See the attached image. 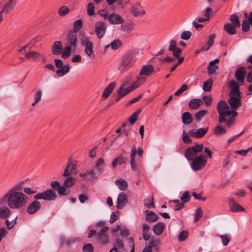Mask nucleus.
Listing matches in <instances>:
<instances>
[{"label":"nucleus","mask_w":252,"mask_h":252,"mask_svg":"<svg viewBox=\"0 0 252 252\" xmlns=\"http://www.w3.org/2000/svg\"><path fill=\"white\" fill-rule=\"evenodd\" d=\"M35 200L43 199L46 201H53L57 198L56 191L52 189H48L41 192H39L33 196Z\"/></svg>","instance_id":"obj_4"},{"label":"nucleus","mask_w":252,"mask_h":252,"mask_svg":"<svg viewBox=\"0 0 252 252\" xmlns=\"http://www.w3.org/2000/svg\"><path fill=\"white\" fill-rule=\"evenodd\" d=\"M125 86H126L122 85L118 90L120 91V94H121L122 97H124L126 94H128V93L131 92V90H130V89L129 88V87H127L126 89H124V87Z\"/></svg>","instance_id":"obj_48"},{"label":"nucleus","mask_w":252,"mask_h":252,"mask_svg":"<svg viewBox=\"0 0 252 252\" xmlns=\"http://www.w3.org/2000/svg\"><path fill=\"white\" fill-rule=\"evenodd\" d=\"M144 203L146 207L148 208H155L154 203V198L152 197L151 199H146L144 200Z\"/></svg>","instance_id":"obj_49"},{"label":"nucleus","mask_w":252,"mask_h":252,"mask_svg":"<svg viewBox=\"0 0 252 252\" xmlns=\"http://www.w3.org/2000/svg\"><path fill=\"white\" fill-rule=\"evenodd\" d=\"M182 119V122L184 124L189 125L192 122L191 114L188 112H185L183 114Z\"/></svg>","instance_id":"obj_35"},{"label":"nucleus","mask_w":252,"mask_h":252,"mask_svg":"<svg viewBox=\"0 0 252 252\" xmlns=\"http://www.w3.org/2000/svg\"><path fill=\"white\" fill-rule=\"evenodd\" d=\"M66 188L64 186H60L57 189L58 193L61 195H67L70 191L66 189Z\"/></svg>","instance_id":"obj_42"},{"label":"nucleus","mask_w":252,"mask_h":252,"mask_svg":"<svg viewBox=\"0 0 252 252\" xmlns=\"http://www.w3.org/2000/svg\"><path fill=\"white\" fill-rule=\"evenodd\" d=\"M63 50V46L60 41H56L54 43L52 47V53L54 55H58L61 54Z\"/></svg>","instance_id":"obj_25"},{"label":"nucleus","mask_w":252,"mask_h":252,"mask_svg":"<svg viewBox=\"0 0 252 252\" xmlns=\"http://www.w3.org/2000/svg\"><path fill=\"white\" fill-rule=\"evenodd\" d=\"M228 103L233 110H236L242 105L241 96H229Z\"/></svg>","instance_id":"obj_16"},{"label":"nucleus","mask_w":252,"mask_h":252,"mask_svg":"<svg viewBox=\"0 0 252 252\" xmlns=\"http://www.w3.org/2000/svg\"><path fill=\"white\" fill-rule=\"evenodd\" d=\"M109 22L112 24H119L124 22L123 18L119 15L112 13L108 15Z\"/></svg>","instance_id":"obj_20"},{"label":"nucleus","mask_w":252,"mask_h":252,"mask_svg":"<svg viewBox=\"0 0 252 252\" xmlns=\"http://www.w3.org/2000/svg\"><path fill=\"white\" fill-rule=\"evenodd\" d=\"M166 224L164 222L159 221L156 223L153 227L152 230L156 236L161 235L166 227Z\"/></svg>","instance_id":"obj_17"},{"label":"nucleus","mask_w":252,"mask_h":252,"mask_svg":"<svg viewBox=\"0 0 252 252\" xmlns=\"http://www.w3.org/2000/svg\"><path fill=\"white\" fill-rule=\"evenodd\" d=\"M154 70V68L152 65H145L142 67L139 72V75L144 76H149L152 74Z\"/></svg>","instance_id":"obj_23"},{"label":"nucleus","mask_w":252,"mask_h":252,"mask_svg":"<svg viewBox=\"0 0 252 252\" xmlns=\"http://www.w3.org/2000/svg\"><path fill=\"white\" fill-rule=\"evenodd\" d=\"M188 89V86L186 84H183L181 88L176 91L174 95L175 96H178L182 94L183 92H184L185 91H186Z\"/></svg>","instance_id":"obj_62"},{"label":"nucleus","mask_w":252,"mask_h":252,"mask_svg":"<svg viewBox=\"0 0 252 252\" xmlns=\"http://www.w3.org/2000/svg\"><path fill=\"white\" fill-rule=\"evenodd\" d=\"M23 183V181L19 182V183L17 184L14 186H13L12 188H11L10 189H9L7 191L22 192V191H21V190L22 189Z\"/></svg>","instance_id":"obj_39"},{"label":"nucleus","mask_w":252,"mask_h":252,"mask_svg":"<svg viewBox=\"0 0 252 252\" xmlns=\"http://www.w3.org/2000/svg\"><path fill=\"white\" fill-rule=\"evenodd\" d=\"M150 227L145 223L142 224V236L145 241H148L150 239V235L149 234Z\"/></svg>","instance_id":"obj_31"},{"label":"nucleus","mask_w":252,"mask_h":252,"mask_svg":"<svg viewBox=\"0 0 252 252\" xmlns=\"http://www.w3.org/2000/svg\"><path fill=\"white\" fill-rule=\"evenodd\" d=\"M188 236V233L186 231H182L179 234L178 240L180 242L184 241L187 239Z\"/></svg>","instance_id":"obj_56"},{"label":"nucleus","mask_w":252,"mask_h":252,"mask_svg":"<svg viewBox=\"0 0 252 252\" xmlns=\"http://www.w3.org/2000/svg\"><path fill=\"white\" fill-rule=\"evenodd\" d=\"M217 110L219 114V122L220 124L224 122L226 116L230 117L232 115V117H235L238 115L236 111L230 110L228 104L223 100H220L218 102Z\"/></svg>","instance_id":"obj_2"},{"label":"nucleus","mask_w":252,"mask_h":252,"mask_svg":"<svg viewBox=\"0 0 252 252\" xmlns=\"http://www.w3.org/2000/svg\"><path fill=\"white\" fill-rule=\"evenodd\" d=\"M131 12L135 17L139 16L145 13V10L139 3H136L132 6Z\"/></svg>","instance_id":"obj_21"},{"label":"nucleus","mask_w":252,"mask_h":252,"mask_svg":"<svg viewBox=\"0 0 252 252\" xmlns=\"http://www.w3.org/2000/svg\"><path fill=\"white\" fill-rule=\"evenodd\" d=\"M8 206L4 205V203L0 205V218L5 219L9 217L12 212Z\"/></svg>","instance_id":"obj_19"},{"label":"nucleus","mask_w":252,"mask_h":252,"mask_svg":"<svg viewBox=\"0 0 252 252\" xmlns=\"http://www.w3.org/2000/svg\"><path fill=\"white\" fill-rule=\"evenodd\" d=\"M203 149V145L196 144L195 145L187 148L185 152V156L189 160H192L198 153Z\"/></svg>","instance_id":"obj_5"},{"label":"nucleus","mask_w":252,"mask_h":252,"mask_svg":"<svg viewBox=\"0 0 252 252\" xmlns=\"http://www.w3.org/2000/svg\"><path fill=\"white\" fill-rule=\"evenodd\" d=\"M136 61V56L132 51H127L121 58L118 69L126 71Z\"/></svg>","instance_id":"obj_3"},{"label":"nucleus","mask_w":252,"mask_h":252,"mask_svg":"<svg viewBox=\"0 0 252 252\" xmlns=\"http://www.w3.org/2000/svg\"><path fill=\"white\" fill-rule=\"evenodd\" d=\"M190 195H189V192L186 191L181 196L180 199L182 201V203H186L188 202L190 199Z\"/></svg>","instance_id":"obj_58"},{"label":"nucleus","mask_w":252,"mask_h":252,"mask_svg":"<svg viewBox=\"0 0 252 252\" xmlns=\"http://www.w3.org/2000/svg\"><path fill=\"white\" fill-rule=\"evenodd\" d=\"M16 219L17 217L15 219L12 220L10 221H9L7 219L5 220V223L8 229H11L15 225Z\"/></svg>","instance_id":"obj_60"},{"label":"nucleus","mask_w":252,"mask_h":252,"mask_svg":"<svg viewBox=\"0 0 252 252\" xmlns=\"http://www.w3.org/2000/svg\"><path fill=\"white\" fill-rule=\"evenodd\" d=\"M205 157L202 155H199L192 159L190 166L194 171L199 170L205 166L207 162Z\"/></svg>","instance_id":"obj_7"},{"label":"nucleus","mask_w":252,"mask_h":252,"mask_svg":"<svg viewBox=\"0 0 252 252\" xmlns=\"http://www.w3.org/2000/svg\"><path fill=\"white\" fill-rule=\"evenodd\" d=\"M69 11V8L66 6H62L58 10V13L60 16H63Z\"/></svg>","instance_id":"obj_44"},{"label":"nucleus","mask_w":252,"mask_h":252,"mask_svg":"<svg viewBox=\"0 0 252 252\" xmlns=\"http://www.w3.org/2000/svg\"><path fill=\"white\" fill-rule=\"evenodd\" d=\"M250 25L247 19L243 20L242 23V31L245 32H248L250 29Z\"/></svg>","instance_id":"obj_52"},{"label":"nucleus","mask_w":252,"mask_h":252,"mask_svg":"<svg viewBox=\"0 0 252 252\" xmlns=\"http://www.w3.org/2000/svg\"><path fill=\"white\" fill-rule=\"evenodd\" d=\"M213 81L212 79H208L203 84V90L205 92H209L211 90Z\"/></svg>","instance_id":"obj_41"},{"label":"nucleus","mask_w":252,"mask_h":252,"mask_svg":"<svg viewBox=\"0 0 252 252\" xmlns=\"http://www.w3.org/2000/svg\"><path fill=\"white\" fill-rule=\"evenodd\" d=\"M150 241L148 244L147 245L148 247H150L152 249L154 247H157L158 245L160 244V242L156 237H153L151 238H150Z\"/></svg>","instance_id":"obj_37"},{"label":"nucleus","mask_w":252,"mask_h":252,"mask_svg":"<svg viewBox=\"0 0 252 252\" xmlns=\"http://www.w3.org/2000/svg\"><path fill=\"white\" fill-rule=\"evenodd\" d=\"M115 86L116 83L115 82H112L106 88H105L103 91L102 96V98L104 99L107 98L112 93Z\"/></svg>","instance_id":"obj_27"},{"label":"nucleus","mask_w":252,"mask_h":252,"mask_svg":"<svg viewBox=\"0 0 252 252\" xmlns=\"http://www.w3.org/2000/svg\"><path fill=\"white\" fill-rule=\"evenodd\" d=\"M203 211L201 208H197L195 212L194 221L197 222L202 217Z\"/></svg>","instance_id":"obj_51"},{"label":"nucleus","mask_w":252,"mask_h":252,"mask_svg":"<svg viewBox=\"0 0 252 252\" xmlns=\"http://www.w3.org/2000/svg\"><path fill=\"white\" fill-rule=\"evenodd\" d=\"M145 213L146 214L145 220L146 221L150 222H153L158 220V216L154 212L150 210H146Z\"/></svg>","instance_id":"obj_24"},{"label":"nucleus","mask_w":252,"mask_h":252,"mask_svg":"<svg viewBox=\"0 0 252 252\" xmlns=\"http://www.w3.org/2000/svg\"><path fill=\"white\" fill-rule=\"evenodd\" d=\"M203 103L202 100L199 99H192L189 101V107L192 109H195L201 106Z\"/></svg>","instance_id":"obj_32"},{"label":"nucleus","mask_w":252,"mask_h":252,"mask_svg":"<svg viewBox=\"0 0 252 252\" xmlns=\"http://www.w3.org/2000/svg\"><path fill=\"white\" fill-rule=\"evenodd\" d=\"M209 128L208 127L198 129H193L189 131V134L190 136L193 137L201 138L206 134Z\"/></svg>","instance_id":"obj_15"},{"label":"nucleus","mask_w":252,"mask_h":252,"mask_svg":"<svg viewBox=\"0 0 252 252\" xmlns=\"http://www.w3.org/2000/svg\"><path fill=\"white\" fill-rule=\"evenodd\" d=\"M115 185L118 187V188L123 191L126 190L127 188V182L124 179L120 178L115 181Z\"/></svg>","instance_id":"obj_30"},{"label":"nucleus","mask_w":252,"mask_h":252,"mask_svg":"<svg viewBox=\"0 0 252 252\" xmlns=\"http://www.w3.org/2000/svg\"><path fill=\"white\" fill-rule=\"evenodd\" d=\"M182 140L185 143H190L191 142V139L189 138V134L185 131H183V132Z\"/></svg>","instance_id":"obj_59"},{"label":"nucleus","mask_w":252,"mask_h":252,"mask_svg":"<svg viewBox=\"0 0 252 252\" xmlns=\"http://www.w3.org/2000/svg\"><path fill=\"white\" fill-rule=\"evenodd\" d=\"M229 208L232 212L243 211L244 209L233 198L229 199Z\"/></svg>","instance_id":"obj_22"},{"label":"nucleus","mask_w":252,"mask_h":252,"mask_svg":"<svg viewBox=\"0 0 252 252\" xmlns=\"http://www.w3.org/2000/svg\"><path fill=\"white\" fill-rule=\"evenodd\" d=\"M122 45L121 41L119 39H115L111 43V47L113 50H117Z\"/></svg>","instance_id":"obj_47"},{"label":"nucleus","mask_w":252,"mask_h":252,"mask_svg":"<svg viewBox=\"0 0 252 252\" xmlns=\"http://www.w3.org/2000/svg\"><path fill=\"white\" fill-rule=\"evenodd\" d=\"M70 65L68 64H64L60 69L56 70V74L58 76L62 77L68 73L70 70Z\"/></svg>","instance_id":"obj_29"},{"label":"nucleus","mask_w":252,"mask_h":252,"mask_svg":"<svg viewBox=\"0 0 252 252\" xmlns=\"http://www.w3.org/2000/svg\"><path fill=\"white\" fill-rule=\"evenodd\" d=\"M41 207V203L37 200L31 202L27 206V213L30 215H33L37 212Z\"/></svg>","instance_id":"obj_10"},{"label":"nucleus","mask_w":252,"mask_h":252,"mask_svg":"<svg viewBox=\"0 0 252 252\" xmlns=\"http://www.w3.org/2000/svg\"><path fill=\"white\" fill-rule=\"evenodd\" d=\"M246 73V69L243 66L238 67L235 71L234 77L240 85H241L243 84Z\"/></svg>","instance_id":"obj_11"},{"label":"nucleus","mask_w":252,"mask_h":252,"mask_svg":"<svg viewBox=\"0 0 252 252\" xmlns=\"http://www.w3.org/2000/svg\"><path fill=\"white\" fill-rule=\"evenodd\" d=\"M207 114V110H200L195 114V118L197 121L201 120Z\"/></svg>","instance_id":"obj_45"},{"label":"nucleus","mask_w":252,"mask_h":252,"mask_svg":"<svg viewBox=\"0 0 252 252\" xmlns=\"http://www.w3.org/2000/svg\"><path fill=\"white\" fill-rule=\"evenodd\" d=\"M136 153V149L135 146H133L131 149L130 153V166L132 170L136 171L137 170V167L136 166V163L135 161V157Z\"/></svg>","instance_id":"obj_26"},{"label":"nucleus","mask_w":252,"mask_h":252,"mask_svg":"<svg viewBox=\"0 0 252 252\" xmlns=\"http://www.w3.org/2000/svg\"><path fill=\"white\" fill-rule=\"evenodd\" d=\"M225 132L226 129L220 125L217 126L214 130V133L217 135H220Z\"/></svg>","instance_id":"obj_50"},{"label":"nucleus","mask_w":252,"mask_h":252,"mask_svg":"<svg viewBox=\"0 0 252 252\" xmlns=\"http://www.w3.org/2000/svg\"><path fill=\"white\" fill-rule=\"evenodd\" d=\"M71 48L72 47L69 46H67L64 48L63 52L61 53L62 58L66 59L69 57L71 52Z\"/></svg>","instance_id":"obj_40"},{"label":"nucleus","mask_w":252,"mask_h":252,"mask_svg":"<svg viewBox=\"0 0 252 252\" xmlns=\"http://www.w3.org/2000/svg\"><path fill=\"white\" fill-rule=\"evenodd\" d=\"M82 24H83V22H82V20L79 19V20L75 21L73 23L74 30H72L75 31L76 33H77V32L79 30H80L82 28Z\"/></svg>","instance_id":"obj_46"},{"label":"nucleus","mask_w":252,"mask_h":252,"mask_svg":"<svg viewBox=\"0 0 252 252\" xmlns=\"http://www.w3.org/2000/svg\"><path fill=\"white\" fill-rule=\"evenodd\" d=\"M229 96H241L239 88H238V89H231V91H230Z\"/></svg>","instance_id":"obj_63"},{"label":"nucleus","mask_w":252,"mask_h":252,"mask_svg":"<svg viewBox=\"0 0 252 252\" xmlns=\"http://www.w3.org/2000/svg\"><path fill=\"white\" fill-rule=\"evenodd\" d=\"M221 239L222 243L224 246H226L229 242L230 237L227 235H220L219 236Z\"/></svg>","instance_id":"obj_61"},{"label":"nucleus","mask_w":252,"mask_h":252,"mask_svg":"<svg viewBox=\"0 0 252 252\" xmlns=\"http://www.w3.org/2000/svg\"><path fill=\"white\" fill-rule=\"evenodd\" d=\"M96 241L101 246L108 244L110 241V237L107 233H98L96 234Z\"/></svg>","instance_id":"obj_18"},{"label":"nucleus","mask_w":252,"mask_h":252,"mask_svg":"<svg viewBox=\"0 0 252 252\" xmlns=\"http://www.w3.org/2000/svg\"><path fill=\"white\" fill-rule=\"evenodd\" d=\"M82 250L83 252H93L94 247L91 244L88 243L83 246Z\"/></svg>","instance_id":"obj_57"},{"label":"nucleus","mask_w":252,"mask_h":252,"mask_svg":"<svg viewBox=\"0 0 252 252\" xmlns=\"http://www.w3.org/2000/svg\"><path fill=\"white\" fill-rule=\"evenodd\" d=\"M77 34L75 31L70 30L66 35V43L67 46L72 47L73 49L76 48Z\"/></svg>","instance_id":"obj_9"},{"label":"nucleus","mask_w":252,"mask_h":252,"mask_svg":"<svg viewBox=\"0 0 252 252\" xmlns=\"http://www.w3.org/2000/svg\"><path fill=\"white\" fill-rule=\"evenodd\" d=\"M107 28V25L104 22L97 21L94 24V32L98 38L101 39L104 36Z\"/></svg>","instance_id":"obj_8"},{"label":"nucleus","mask_w":252,"mask_h":252,"mask_svg":"<svg viewBox=\"0 0 252 252\" xmlns=\"http://www.w3.org/2000/svg\"><path fill=\"white\" fill-rule=\"evenodd\" d=\"M127 202V195L124 192H121L117 198L116 207L118 209H122L126 205Z\"/></svg>","instance_id":"obj_14"},{"label":"nucleus","mask_w":252,"mask_h":252,"mask_svg":"<svg viewBox=\"0 0 252 252\" xmlns=\"http://www.w3.org/2000/svg\"><path fill=\"white\" fill-rule=\"evenodd\" d=\"M81 44L85 47V52L86 54L91 59H94L95 55L93 50L94 44L92 41L89 40L88 37L84 36L80 40Z\"/></svg>","instance_id":"obj_6"},{"label":"nucleus","mask_w":252,"mask_h":252,"mask_svg":"<svg viewBox=\"0 0 252 252\" xmlns=\"http://www.w3.org/2000/svg\"><path fill=\"white\" fill-rule=\"evenodd\" d=\"M191 32L189 31H184L181 34V38L183 40H189L191 36Z\"/></svg>","instance_id":"obj_55"},{"label":"nucleus","mask_w":252,"mask_h":252,"mask_svg":"<svg viewBox=\"0 0 252 252\" xmlns=\"http://www.w3.org/2000/svg\"><path fill=\"white\" fill-rule=\"evenodd\" d=\"M237 27L233 25L232 24L228 23L224 25V29L228 34L233 35L236 32Z\"/></svg>","instance_id":"obj_33"},{"label":"nucleus","mask_w":252,"mask_h":252,"mask_svg":"<svg viewBox=\"0 0 252 252\" xmlns=\"http://www.w3.org/2000/svg\"><path fill=\"white\" fill-rule=\"evenodd\" d=\"M74 178L70 177H68L64 181V186L67 188H70L74 184Z\"/></svg>","instance_id":"obj_43"},{"label":"nucleus","mask_w":252,"mask_h":252,"mask_svg":"<svg viewBox=\"0 0 252 252\" xmlns=\"http://www.w3.org/2000/svg\"><path fill=\"white\" fill-rule=\"evenodd\" d=\"M87 14L90 16L93 15L94 13V5L92 2H90L87 6Z\"/></svg>","instance_id":"obj_53"},{"label":"nucleus","mask_w":252,"mask_h":252,"mask_svg":"<svg viewBox=\"0 0 252 252\" xmlns=\"http://www.w3.org/2000/svg\"><path fill=\"white\" fill-rule=\"evenodd\" d=\"M140 110L133 113L129 118V122L131 124L135 123L137 120L138 115L140 113Z\"/></svg>","instance_id":"obj_54"},{"label":"nucleus","mask_w":252,"mask_h":252,"mask_svg":"<svg viewBox=\"0 0 252 252\" xmlns=\"http://www.w3.org/2000/svg\"><path fill=\"white\" fill-rule=\"evenodd\" d=\"M42 95V91L40 90H37L35 92L34 99L35 102H38L41 99Z\"/></svg>","instance_id":"obj_64"},{"label":"nucleus","mask_w":252,"mask_h":252,"mask_svg":"<svg viewBox=\"0 0 252 252\" xmlns=\"http://www.w3.org/2000/svg\"><path fill=\"white\" fill-rule=\"evenodd\" d=\"M95 167L98 172H102L105 167V161L104 159L102 158H99L97 160Z\"/></svg>","instance_id":"obj_38"},{"label":"nucleus","mask_w":252,"mask_h":252,"mask_svg":"<svg viewBox=\"0 0 252 252\" xmlns=\"http://www.w3.org/2000/svg\"><path fill=\"white\" fill-rule=\"evenodd\" d=\"M229 20L231 23L234 26L238 28L240 26L241 24L239 21L238 16L236 14H232L229 18Z\"/></svg>","instance_id":"obj_36"},{"label":"nucleus","mask_w":252,"mask_h":252,"mask_svg":"<svg viewBox=\"0 0 252 252\" xmlns=\"http://www.w3.org/2000/svg\"><path fill=\"white\" fill-rule=\"evenodd\" d=\"M114 248H117L120 252L125 251V244L122 239L120 238H115L114 240Z\"/></svg>","instance_id":"obj_28"},{"label":"nucleus","mask_w":252,"mask_h":252,"mask_svg":"<svg viewBox=\"0 0 252 252\" xmlns=\"http://www.w3.org/2000/svg\"><path fill=\"white\" fill-rule=\"evenodd\" d=\"M79 176L84 177L85 180L91 182H93L97 179L96 173L94 169L86 170L85 172L80 173Z\"/></svg>","instance_id":"obj_13"},{"label":"nucleus","mask_w":252,"mask_h":252,"mask_svg":"<svg viewBox=\"0 0 252 252\" xmlns=\"http://www.w3.org/2000/svg\"><path fill=\"white\" fill-rule=\"evenodd\" d=\"M28 197L23 192L7 191L0 199V205L6 203L12 210L20 209L27 204Z\"/></svg>","instance_id":"obj_1"},{"label":"nucleus","mask_w":252,"mask_h":252,"mask_svg":"<svg viewBox=\"0 0 252 252\" xmlns=\"http://www.w3.org/2000/svg\"><path fill=\"white\" fill-rule=\"evenodd\" d=\"M16 0H8L2 6V9L0 10L1 13H4L7 15L13 11L16 5Z\"/></svg>","instance_id":"obj_12"},{"label":"nucleus","mask_w":252,"mask_h":252,"mask_svg":"<svg viewBox=\"0 0 252 252\" xmlns=\"http://www.w3.org/2000/svg\"><path fill=\"white\" fill-rule=\"evenodd\" d=\"M41 56V55L39 53L34 51L29 52L25 55V57L27 59L33 60L34 61L37 60V59Z\"/></svg>","instance_id":"obj_34"}]
</instances>
